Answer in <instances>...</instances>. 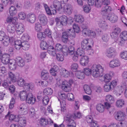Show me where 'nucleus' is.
Wrapping results in <instances>:
<instances>
[{
    "mask_svg": "<svg viewBox=\"0 0 127 127\" xmlns=\"http://www.w3.org/2000/svg\"><path fill=\"white\" fill-rule=\"evenodd\" d=\"M27 20L31 23H33L36 20V16L33 13H30L27 16Z\"/></svg>",
    "mask_w": 127,
    "mask_h": 127,
    "instance_id": "21",
    "label": "nucleus"
},
{
    "mask_svg": "<svg viewBox=\"0 0 127 127\" xmlns=\"http://www.w3.org/2000/svg\"><path fill=\"white\" fill-rule=\"evenodd\" d=\"M15 61L17 63L18 65L21 67H23L25 64V61L24 59L21 57H17L16 58Z\"/></svg>",
    "mask_w": 127,
    "mask_h": 127,
    "instance_id": "28",
    "label": "nucleus"
},
{
    "mask_svg": "<svg viewBox=\"0 0 127 127\" xmlns=\"http://www.w3.org/2000/svg\"><path fill=\"white\" fill-rule=\"evenodd\" d=\"M38 19L40 23L42 25H45L46 24L47 19L46 17L44 15L41 14L39 15Z\"/></svg>",
    "mask_w": 127,
    "mask_h": 127,
    "instance_id": "26",
    "label": "nucleus"
},
{
    "mask_svg": "<svg viewBox=\"0 0 127 127\" xmlns=\"http://www.w3.org/2000/svg\"><path fill=\"white\" fill-rule=\"evenodd\" d=\"M84 26V25H83L82 26V28L83 29L82 31V34L84 36H88L90 30L88 29L87 27L85 26V27Z\"/></svg>",
    "mask_w": 127,
    "mask_h": 127,
    "instance_id": "31",
    "label": "nucleus"
},
{
    "mask_svg": "<svg viewBox=\"0 0 127 127\" xmlns=\"http://www.w3.org/2000/svg\"><path fill=\"white\" fill-rule=\"evenodd\" d=\"M96 110L99 112L102 113L104 111L105 106L103 104L101 103L97 104L96 106Z\"/></svg>",
    "mask_w": 127,
    "mask_h": 127,
    "instance_id": "33",
    "label": "nucleus"
},
{
    "mask_svg": "<svg viewBox=\"0 0 127 127\" xmlns=\"http://www.w3.org/2000/svg\"><path fill=\"white\" fill-rule=\"evenodd\" d=\"M83 88L86 94L89 95L91 94L92 91L89 86L85 85L84 86Z\"/></svg>",
    "mask_w": 127,
    "mask_h": 127,
    "instance_id": "40",
    "label": "nucleus"
},
{
    "mask_svg": "<svg viewBox=\"0 0 127 127\" xmlns=\"http://www.w3.org/2000/svg\"><path fill=\"white\" fill-rule=\"evenodd\" d=\"M61 25H62L66 24L67 22V18L65 15L63 16L60 17Z\"/></svg>",
    "mask_w": 127,
    "mask_h": 127,
    "instance_id": "49",
    "label": "nucleus"
},
{
    "mask_svg": "<svg viewBox=\"0 0 127 127\" xmlns=\"http://www.w3.org/2000/svg\"><path fill=\"white\" fill-rule=\"evenodd\" d=\"M24 56L27 62H29L32 60V56L28 53H26Z\"/></svg>",
    "mask_w": 127,
    "mask_h": 127,
    "instance_id": "61",
    "label": "nucleus"
},
{
    "mask_svg": "<svg viewBox=\"0 0 127 127\" xmlns=\"http://www.w3.org/2000/svg\"><path fill=\"white\" fill-rule=\"evenodd\" d=\"M101 39L103 41L107 42L109 39V36L106 34H103L101 37Z\"/></svg>",
    "mask_w": 127,
    "mask_h": 127,
    "instance_id": "60",
    "label": "nucleus"
},
{
    "mask_svg": "<svg viewBox=\"0 0 127 127\" xmlns=\"http://www.w3.org/2000/svg\"><path fill=\"white\" fill-rule=\"evenodd\" d=\"M89 42V39L88 38L83 39L81 42L82 48L86 50H90L91 48V46Z\"/></svg>",
    "mask_w": 127,
    "mask_h": 127,
    "instance_id": "8",
    "label": "nucleus"
},
{
    "mask_svg": "<svg viewBox=\"0 0 127 127\" xmlns=\"http://www.w3.org/2000/svg\"><path fill=\"white\" fill-rule=\"evenodd\" d=\"M26 100L27 103L32 105L35 103L36 99L35 97L33 95L31 92H30L29 93Z\"/></svg>",
    "mask_w": 127,
    "mask_h": 127,
    "instance_id": "15",
    "label": "nucleus"
},
{
    "mask_svg": "<svg viewBox=\"0 0 127 127\" xmlns=\"http://www.w3.org/2000/svg\"><path fill=\"white\" fill-rule=\"evenodd\" d=\"M76 75L78 78L79 79H82L85 77L84 73L82 72L78 71L76 73Z\"/></svg>",
    "mask_w": 127,
    "mask_h": 127,
    "instance_id": "53",
    "label": "nucleus"
},
{
    "mask_svg": "<svg viewBox=\"0 0 127 127\" xmlns=\"http://www.w3.org/2000/svg\"><path fill=\"white\" fill-rule=\"evenodd\" d=\"M10 55L8 54H5L1 56L0 59L1 61L3 64H7L9 62Z\"/></svg>",
    "mask_w": 127,
    "mask_h": 127,
    "instance_id": "19",
    "label": "nucleus"
},
{
    "mask_svg": "<svg viewBox=\"0 0 127 127\" xmlns=\"http://www.w3.org/2000/svg\"><path fill=\"white\" fill-rule=\"evenodd\" d=\"M44 33L47 36L52 39V37L51 36V31H50L49 29H46L44 31Z\"/></svg>",
    "mask_w": 127,
    "mask_h": 127,
    "instance_id": "58",
    "label": "nucleus"
},
{
    "mask_svg": "<svg viewBox=\"0 0 127 127\" xmlns=\"http://www.w3.org/2000/svg\"><path fill=\"white\" fill-rule=\"evenodd\" d=\"M39 123L40 125L43 126H45L48 124L47 120L44 118H41L39 120Z\"/></svg>",
    "mask_w": 127,
    "mask_h": 127,
    "instance_id": "50",
    "label": "nucleus"
},
{
    "mask_svg": "<svg viewBox=\"0 0 127 127\" xmlns=\"http://www.w3.org/2000/svg\"><path fill=\"white\" fill-rule=\"evenodd\" d=\"M18 109L22 115L26 114L28 112V108L26 104H22L19 106Z\"/></svg>",
    "mask_w": 127,
    "mask_h": 127,
    "instance_id": "12",
    "label": "nucleus"
},
{
    "mask_svg": "<svg viewBox=\"0 0 127 127\" xmlns=\"http://www.w3.org/2000/svg\"><path fill=\"white\" fill-rule=\"evenodd\" d=\"M120 57L125 60H127V51H123L120 54Z\"/></svg>",
    "mask_w": 127,
    "mask_h": 127,
    "instance_id": "54",
    "label": "nucleus"
},
{
    "mask_svg": "<svg viewBox=\"0 0 127 127\" xmlns=\"http://www.w3.org/2000/svg\"><path fill=\"white\" fill-rule=\"evenodd\" d=\"M126 116L124 111L120 110L115 113L114 117L117 120L122 122L120 123L121 126L124 127L127 125V122L125 121Z\"/></svg>",
    "mask_w": 127,
    "mask_h": 127,
    "instance_id": "2",
    "label": "nucleus"
},
{
    "mask_svg": "<svg viewBox=\"0 0 127 127\" xmlns=\"http://www.w3.org/2000/svg\"><path fill=\"white\" fill-rule=\"evenodd\" d=\"M8 74L9 77L12 82H15L17 81V78L13 73L11 72H8Z\"/></svg>",
    "mask_w": 127,
    "mask_h": 127,
    "instance_id": "36",
    "label": "nucleus"
},
{
    "mask_svg": "<svg viewBox=\"0 0 127 127\" xmlns=\"http://www.w3.org/2000/svg\"><path fill=\"white\" fill-rule=\"evenodd\" d=\"M102 67L100 64H94L91 67V69L89 68H85L83 69V72L87 75H89L92 73L93 76L95 78L98 77L100 74L103 71Z\"/></svg>",
    "mask_w": 127,
    "mask_h": 127,
    "instance_id": "1",
    "label": "nucleus"
},
{
    "mask_svg": "<svg viewBox=\"0 0 127 127\" xmlns=\"http://www.w3.org/2000/svg\"><path fill=\"white\" fill-rule=\"evenodd\" d=\"M3 40L2 43L4 46H6L9 45L10 42V39L8 36H6Z\"/></svg>",
    "mask_w": 127,
    "mask_h": 127,
    "instance_id": "46",
    "label": "nucleus"
},
{
    "mask_svg": "<svg viewBox=\"0 0 127 127\" xmlns=\"http://www.w3.org/2000/svg\"><path fill=\"white\" fill-rule=\"evenodd\" d=\"M86 118V120L88 123L91 124L94 121L93 120V117L91 115H88L87 116Z\"/></svg>",
    "mask_w": 127,
    "mask_h": 127,
    "instance_id": "62",
    "label": "nucleus"
},
{
    "mask_svg": "<svg viewBox=\"0 0 127 127\" xmlns=\"http://www.w3.org/2000/svg\"><path fill=\"white\" fill-rule=\"evenodd\" d=\"M61 76L65 78H67L70 76V72L64 68H62L60 71Z\"/></svg>",
    "mask_w": 127,
    "mask_h": 127,
    "instance_id": "30",
    "label": "nucleus"
},
{
    "mask_svg": "<svg viewBox=\"0 0 127 127\" xmlns=\"http://www.w3.org/2000/svg\"><path fill=\"white\" fill-rule=\"evenodd\" d=\"M73 81L72 80H70L68 81L66 80L63 81L62 84V88L66 92H69L71 90V86Z\"/></svg>",
    "mask_w": 127,
    "mask_h": 127,
    "instance_id": "4",
    "label": "nucleus"
},
{
    "mask_svg": "<svg viewBox=\"0 0 127 127\" xmlns=\"http://www.w3.org/2000/svg\"><path fill=\"white\" fill-rule=\"evenodd\" d=\"M38 83L40 84L39 85L43 87H47L48 85V82L46 80L40 81L38 82Z\"/></svg>",
    "mask_w": 127,
    "mask_h": 127,
    "instance_id": "59",
    "label": "nucleus"
},
{
    "mask_svg": "<svg viewBox=\"0 0 127 127\" xmlns=\"http://www.w3.org/2000/svg\"><path fill=\"white\" fill-rule=\"evenodd\" d=\"M105 100L107 102H109L111 104H112L115 102L114 98L112 95H106Z\"/></svg>",
    "mask_w": 127,
    "mask_h": 127,
    "instance_id": "38",
    "label": "nucleus"
},
{
    "mask_svg": "<svg viewBox=\"0 0 127 127\" xmlns=\"http://www.w3.org/2000/svg\"><path fill=\"white\" fill-rule=\"evenodd\" d=\"M41 76L43 79L46 80L49 77V74L47 70H43L41 72Z\"/></svg>",
    "mask_w": 127,
    "mask_h": 127,
    "instance_id": "35",
    "label": "nucleus"
},
{
    "mask_svg": "<svg viewBox=\"0 0 127 127\" xmlns=\"http://www.w3.org/2000/svg\"><path fill=\"white\" fill-rule=\"evenodd\" d=\"M43 94L45 95H51L53 93V91L51 89L47 88L43 90Z\"/></svg>",
    "mask_w": 127,
    "mask_h": 127,
    "instance_id": "41",
    "label": "nucleus"
},
{
    "mask_svg": "<svg viewBox=\"0 0 127 127\" xmlns=\"http://www.w3.org/2000/svg\"><path fill=\"white\" fill-rule=\"evenodd\" d=\"M25 81L22 77L18 78L17 81V84L20 87H23L25 85Z\"/></svg>",
    "mask_w": 127,
    "mask_h": 127,
    "instance_id": "43",
    "label": "nucleus"
},
{
    "mask_svg": "<svg viewBox=\"0 0 127 127\" xmlns=\"http://www.w3.org/2000/svg\"><path fill=\"white\" fill-rule=\"evenodd\" d=\"M52 5L54 7L60 12L62 7L61 3L60 2L56 0H54L53 2Z\"/></svg>",
    "mask_w": 127,
    "mask_h": 127,
    "instance_id": "25",
    "label": "nucleus"
},
{
    "mask_svg": "<svg viewBox=\"0 0 127 127\" xmlns=\"http://www.w3.org/2000/svg\"><path fill=\"white\" fill-rule=\"evenodd\" d=\"M72 8L70 4H65L63 7H62L60 13H65L70 14L72 12Z\"/></svg>",
    "mask_w": 127,
    "mask_h": 127,
    "instance_id": "10",
    "label": "nucleus"
},
{
    "mask_svg": "<svg viewBox=\"0 0 127 127\" xmlns=\"http://www.w3.org/2000/svg\"><path fill=\"white\" fill-rule=\"evenodd\" d=\"M29 36L27 33H25L23 34L21 38V39L23 41H27L29 40Z\"/></svg>",
    "mask_w": 127,
    "mask_h": 127,
    "instance_id": "63",
    "label": "nucleus"
},
{
    "mask_svg": "<svg viewBox=\"0 0 127 127\" xmlns=\"http://www.w3.org/2000/svg\"><path fill=\"white\" fill-rule=\"evenodd\" d=\"M125 104L124 100L123 99H120L116 101V105L117 107L122 108Z\"/></svg>",
    "mask_w": 127,
    "mask_h": 127,
    "instance_id": "37",
    "label": "nucleus"
},
{
    "mask_svg": "<svg viewBox=\"0 0 127 127\" xmlns=\"http://www.w3.org/2000/svg\"><path fill=\"white\" fill-rule=\"evenodd\" d=\"M26 118L25 117H20L18 121V124L20 127H25L26 124Z\"/></svg>",
    "mask_w": 127,
    "mask_h": 127,
    "instance_id": "24",
    "label": "nucleus"
},
{
    "mask_svg": "<svg viewBox=\"0 0 127 127\" xmlns=\"http://www.w3.org/2000/svg\"><path fill=\"white\" fill-rule=\"evenodd\" d=\"M89 61V58L88 56L85 55L82 57L80 60V63L83 66H86Z\"/></svg>",
    "mask_w": 127,
    "mask_h": 127,
    "instance_id": "14",
    "label": "nucleus"
},
{
    "mask_svg": "<svg viewBox=\"0 0 127 127\" xmlns=\"http://www.w3.org/2000/svg\"><path fill=\"white\" fill-rule=\"evenodd\" d=\"M17 19L15 17H8L7 18L6 21L7 23L11 22L12 24H16L17 23Z\"/></svg>",
    "mask_w": 127,
    "mask_h": 127,
    "instance_id": "44",
    "label": "nucleus"
},
{
    "mask_svg": "<svg viewBox=\"0 0 127 127\" xmlns=\"http://www.w3.org/2000/svg\"><path fill=\"white\" fill-rule=\"evenodd\" d=\"M98 25L99 27L102 29L106 30L108 28L107 23L102 20L100 19L98 22Z\"/></svg>",
    "mask_w": 127,
    "mask_h": 127,
    "instance_id": "23",
    "label": "nucleus"
},
{
    "mask_svg": "<svg viewBox=\"0 0 127 127\" xmlns=\"http://www.w3.org/2000/svg\"><path fill=\"white\" fill-rule=\"evenodd\" d=\"M72 116L70 115H67L64 118L66 121L67 126L68 127H75L76 123L72 119Z\"/></svg>",
    "mask_w": 127,
    "mask_h": 127,
    "instance_id": "5",
    "label": "nucleus"
},
{
    "mask_svg": "<svg viewBox=\"0 0 127 127\" xmlns=\"http://www.w3.org/2000/svg\"><path fill=\"white\" fill-rule=\"evenodd\" d=\"M102 68L103 71L100 74L99 76H98L99 80L101 82L104 81L105 83L109 82L111 79L112 76L114 75V72L111 71L109 74H107L103 76L102 73L104 71V68L102 67Z\"/></svg>",
    "mask_w": 127,
    "mask_h": 127,
    "instance_id": "3",
    "label": "nucleus"
},
{
    "mask_svg": "<svg viewBox=\"0 0 127 127\" xmlns=\"http://www.w3.org/2000/svg\"><path fill=\"white\" fill-rule=\"evenodd\" d=\"M30 92L28 91L27 90L20 91L19 95V96L20 98V100L22 101L26 100L29 93Z\"/></svg>",
    "mask_w": 127,
    "mask_h": 127,
    "instance_id": "11",
    "label": "nucleus"
},
{
    "mask_svg": "<svg viewBox=\"0 0 127 127\" xmlns=\"http://www.w3.org/2000/svg\"><path fill=\"white\" fill-rule=\"evenodd\" d=\"M76 54L79 56L81 57L84 55V52L81 48H79L77 49V51L75 52Z\"/></svg>",
    "mask_w": 127,
    "mask_h": 127,
    "instance_id": "52",
    "label": "nucleus"
},
{
    "mask_svg": "<svg viewBox=\"0 0 127 127\" xmlns=\"http://www.w3.org/2000/svg\"><path fill=\"white\" fill-rule=\"evenodd\" d=\"M69 30L67 31V32H64L63 33L62 37V39L63 41L65 43H67L69 42V40L68 38V36L69 35Z\"/></svg>",
    "mask_w": 127,
    "mask_h": 127,
    "instance_id": "29",
    "label": "nucleus"
},
{
    "mask_svg": "<svg viewBox=\"0 0 127 127\" xmlns=\"http://www.w3.org/2000/svg\"><path fill=\"white\" fill-rule=\"evenodd\" d=\"M124 90L123 88H120L118 87V88L114 91V94L117 96H119L121 95L123 93Z\"/></svg>",
    "mask_w": 127,
    "mask_h": 127,
    "instance_id": "47",
    "label": "nucleus"
},
{
    "mask_svg": "<svg viewBox=\"0 0 127 127\" xmlns=\"http://www.w3.org/2000/svg\"><path fill=\"white\" fill-rule=\"evenodd\" d=\"M25 86L27 87V88L29 90H32L34 87V84L32 83H26Z\"/></svg>",
    "mask_w": 127,
    "mask_h": 127,
    "instance_id": "64",
    "label": "nucleus"
},
{
    "mask_svg": "<svg viewBox=\"0 0 127 127\" xmlns=\"http://www.w3.org/2000/svg\"><path fill=\"white\" fill-rule=\"evenodd\" d=\"M47 50V52L49 54L53 56H55L56 53L54 47L51 46H49Z\"/></svg>",
    "mask_w": 127,
    "mask_h": 127,
    "instance_id": "32",
    "label": "nucleus"
},
{
    "mask_svg": "<svg viewBox=\"0 0 127 127\" xmlns=\"http://www.w3.org/2000/svg\"><path fill=\"white\" fill-rule=\"evenodd\" d=\"M109 66L111 68L119 67L121 65V62L118 59H114L109 62Z\"/></svg>",
    "mask_w": 127,
    "mask_h": 127,
    "instance_id": "9",
    "label": "nucleus"
},
{
    "mask_svg": "<svg viewBox=\"0 0 127 127\" xmlns=\"http://www.w3.org/2000/svg\"><path fill=\"white\" fill-rule=\"evenodd\" d=\"M107 18L112 23L117 22L118 20V16L114 13L108 14L107 16Z\"/></svg>",
    "mask_w": 127,
    "mask_h": 127,
    "instance_id": "17",
    "label": "nucleus"
},
{
    "mask_svg": "<svg viewBox=\"0 0 127 127\" xmlns=\"http://www.w3.org/2000/svg\"><path fill=\"white\" fill-rule=\"evenodd\" d=\"M117 54V52L113 47H110L107 49L105 53L106 56L109 58L114 57Z\"/></svg>",
    "mask_w": 127,
    "mask_h": 127,
    "instance_id": "7",
    "label": "nucleus"
},
{
    "mask_svg": "<svg viewBox=\"0 0 127 127\" xmlns=\"http://www.w3.org/2000/svg\"><path fill=\"white\" fill-rule=\"evenodd\" d=\"M42 27L41 25L39 23H37L35 24L34 26V29L36 32H38L42 30Z\"/></svg>",
    "mask_w": 127,
    "mask_h": 127,
    "instance_id": "57",
    "label": "nucleus"
},
{
    "mask_svg": "<svg viewBox=\"0 0 127 127\" xmlns=\"http://www.w3.org/2000/svg\"><path fill=\"white\" fill-rule=\"evenodd\" d=\"M45 37V35L43 32H39L37 33V37L39 40H41Z\"/></svg>",
    "mask_w": 127,
    "mask_h": 127,
    "instance_id": "55",
    "label": "nucleus"
},
{
    "mask_svg": "<svg viewBox=\"0 0 127 127\" xmlns=\"http://www.w3.org/2000/svg\"><path fill=\"white\" fill-rule=\"evenodd\" d=\"M16 61L14 59H10L9 63V67L11 70H15L17 66Z\"/></svg>",
    "mask_w": 127,
    "mask_h": 127,
    "instance_id": "20",
    "label": "nucleus"
},
{
    "mask_svg": "<svg viewBox=\"0 0 127 127\" xmlns=\"http://www.w3.org/2000/svg\"><path fill=\"white\" fill-rule=\"evenodd\" d=\"M15 27H16V31L18 34H21L25 31V28L24 25L22 23L16 24Z\"/></svg>",
    "mask_w": 127,
    "mask_h": 127,
    "instance_id": "13",
    "label": "nucleus"
},
{
    "mask_svg": "<svg viewBox=\"0 0 127 127\" xmlns=\"http://www.w3.org/2000/svg\"><path fill=\"white\" fill-rule=\"evenodd\" d=\"M103 89L104 91L107 92L112 91L113 89L109 82L106 83L104 86Z\"/></svg>",
    "mask_w": 127,
    "mask_h": 127,
    "instance_id": "39",
    "label": "nucleus"
},
{
    "mask_svg": "<svg viewBox=\"0 0 127 127\" xmlns=\"http://www.w3.org/2000/svg\"><path fill=\"white\" fill-rule=\"evenodd\" d=\"M83 11L87 13H89L91 11V8L90 5H84L83 7Z\"/></svg>",
    "mask_w": 127,
    "mask_h": 127,
    "instance_id": "56",
    "label": "nucleus"
},
{
    "mask_svg": "<svg viewBox=\"0 0 127 127\" xmlns=\"http://www.w3.org/2000/svg\"><path fill=\"white\" fill-rule=\"evenodd\" d=\"M48 44L46 42L44 41H42L40 43V47L41 49L45 50L48 49Z\"/></svg>",
    "mask_w": 127,
    "mask_h": 127,
    "instance_id": "48",
    "label": "nucleus"
},
{
    "mask_svg": "<svg viewBox=\"0 0 127 127\" xmlns=\"http://www.w3.org/2000/svg\"><path fill=\"white\" fill-rule=\"evenodd\" d=\"M75 21L79 24L82 23L84 21V18L82 15H75L74 17Z\"/></svg>",
    "mask_w": 127,
    "mask_h": 127,
    "instance_id": "22",
    "label": "nucleus"
},
{
    "mask_svg": "<svg viewBox=\"0 0 127 127\" xmlns=\"http://www.w3.org/2000/svg\"><path fill=\"white\" fill-rule=\"evenodd\" d=\"M15 7L11 6L9 8V13L10 16H14L17 13V11Z\"/></svg>",
    "mask_w": 127,
    "mask_h": 127,
    "instance_id": "45",
    "label": "nucleus"
},
{
    "mask_svg": "<svg viewBox=\"0 0 127 127\" xmlns=\"http://www.w3.org/2000/svg\"><path fill=\"white\" fill-rule=\"evenodd\" d=\"M68 52L70 55H71L74 54L72 59L74 61H77L78 60V57L79 56L76 54L74 52V49L73 47H71L69 48Z\"/></svg>",
    "mask_w": 127,
    "mask_h": 127,
    "instance_id": "18",
    "label": "nucleus"
},
{
    "mask_svg": "<svg viewBox=\"0 0 127 127\" xmlns=\"http://www.w3.org/2000/svg\"><path fill=\"white\" fill-rule=\"evenodd\" d=\"M22 48L24 50H27L29 48L30 45L27 41L22 42Z\"/></svg>",
    "mask_w": 127,
    "mask_h": 127,
    "instance_id": "42",
    "label": "nucleus"
},
{
    "mask_svg": "<svg viewBox=\"0 0 127 127\" xmlns=\"http://www.w3.org/2000/svg\"><path fill=\"white\" fill-rule=\"evenodd\" d=\"M112 10V8L111 7L106 5L103 7L101 10L100 13L103 16H106L108 12L111 11Z\"/></svg>",
    "mask_w": 127,
    "mask_h": 127,
    "instance_id": "16",
    "label": "nucleus"
},
{
    "mask_svg": "<svg viewBox=\"0 0 127 127\" xmlns=\"http://www.w3.org/2000/svg\"><path fill=\"white\" fill-rule=\"evenodd\" d=\"M73 29L74 30L73 31L72 29H70L68 30H69V35L72 38H74L76 36V34L75 32L76 33L79 32L80 31V28L78 25L76 24H74L73 25Z\"/></svg>",
    "mask_w": 127,
    "mask_h": 127,
    "instance_id": "6",
    "label": "nucleus"
},
{
    "mask_svg": "<svg viewBox=\"0 0 127 127\" xmlns=\"http://www.w3.org/2000/svg\"><path fill=\"white\" fill-rule=\"evenodd\" d=\"M22 42L20 40H16L14 42V47L17 50H19L22 48Z\"/></svg>",
    "mask_w": 127,
    "mask_h": 127,
    "instance_id": "34",
    "label": "nucleus"
},
{
    "mask_svg": "<svg viewBox=\"0 0 127 127\" xmlns=\"http://www.w3.org/2000/svg\"><path fill=\"white\" fill-rule=\"evenodd\" d=\"M16 24H9L7 26V30L8 32L10 33H13L16 31Z\"/></svg>",
    "mask_w": 127,
    "mask_h": 127,
    "instance_id": "27",
    "label": "nucleus"
},
{
    "mask_svg": "<svg viewBox=\"0 0 127 127\" xmlns=\"http://www.w3.org/2000/svg\"><path fill=\"white\" fill-rule=\"evenodd\" d=\"M120 38H122L123 40H127V31H123L120 35Z\"/></svg>",
    "mask_w": 127,
    "mask_h": 127,
    "instance_id": "51",
    "label": "nucleus"
}]
</instances>
